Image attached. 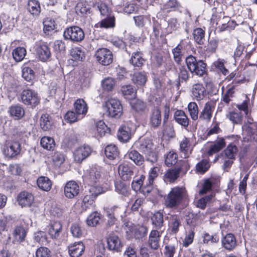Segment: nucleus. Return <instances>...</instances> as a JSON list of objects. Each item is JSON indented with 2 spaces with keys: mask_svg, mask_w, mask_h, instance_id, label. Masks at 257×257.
Instances as JSON below:
<instances>
[{
  "mask_svg": "<svg viewBox=\"0 0 257 257\" xmlns=\"http://www.w3.org/2000/svg\"><path fill=\"white\" fill-rule=\"evenodd\" d=\"M187 197V191L185 187H175L165 197L164 204L168 208H176Z\"/></svg>",
  "mask_w": 257,
  "mask_h": 257,
  "instance_id": "obj_1",
  "label": "nucleus"
},
{
  "mask_svg": "<svg viewBox=\"0 0 257 257\" xmlns=\"http://www.w3.org/2000/svg\"><path fill=\"white\" fill-rule=\"evenodd\" d=\"M94 8L99 11L101 16L106 17L100 21L99 24L101 28H109L115 26V17L113 16H109L110 10L105 3L102 2L96 3Z\"/></svg>",
  "mask_w": 257,
  "mask_h": 257,
  "instance_id": "obj_2",
  "label": "nucleus"
},
{
  "mask_svg": "<svg viewBox=\"0 0 257 257\" xmlns=\"http://www.w3.org/2000/svg\"><path fill=\"white\" fill-rule=\"evenodd\" d=\"M185 61L191 73L199 76H202L205 73L206 64L203 61L197 60L195 57L190 55L186 57Z\"/></svg>",
  "mask_w": 257,
  "mask_h": 257,
  "instance_id": "obj_3",
  "label": "nucleus"
},
{
  "mask_svg": "<svg viewBox=\"0 0 257 257\" xmlns=\"http://www.w3.org/2000/svg\"><path fill=\"white\" fill-rule=\"evenodd\" d=\"M63 37L65 40L73 42H81L85 38L83 30L78 26L67 28L64 31Z\"/></svg>",
  "mask_w": 257,
  "mask_h": 257,
  "instance_id": "obj_4",
  "label": "nucleus"
},
{
  "mask_svg": "<svg viewBox=\"0 0 257 257\" xmlns=\"http://www.w3.org/2000/svg\"><path fill=\"white\" fill-rule=\"evenodd\" d=\"M103 107H105L109 115L112 117L118 118L122 113V106L120 101L115 98H110L105 102Z\"/></svg>",
  "mask_w": 257,
  "mask_h": 257,
  "instance_id": "obj_5",
  "label": "nucleus"
},
{
  "mask_svg": "<svg viewBox=\"0 0 257 257\" xmlns=\"http://www.w3.org/2000/svg\"><path fill=\"white\" fill-rule=\"evenodd\" d=\"M96 60L104 66L110 64L113 61V55L111 51L107 48L98 49L95 52Z\"/></svg>",
  "mask_w": 257,
  "mask_h": 257,
  "instance_id": "obj_6",
  "label": "nucleus"
},
{
  "mask_svg": "<svg viewBox=\"0 0 257 257\" xmlns=\"http://www.w3.org/2000/svg\"><path fill=\"white\" fill-rule=\"evenodd\" d=\"M21 99L24 104L32 107H35L40 102L38 94L31 89L23 90L21 94Z\"/></svg>",
  "mask_w": 257,
  "mask_h": 257,
  "instance_id": "obj_7",
  "label": "nucleus"
},
{
  "mask_svg": "<svg viewBox=\"0 0 257 257\" xmlns=\"http://www.w3.org/2000/svg\"><path fill=\"white\" fill-rule=\"evenodd\" d=\"M21 151V144L18 141L8 143L4 147L3 153L8 158H13L19 155Z\"/></svg>",
  "mask_w": 257,
  "mask_h": 257,
  "instance_id": "obj_8",
  "label": "nucleus"
},
{
  "mask_svg": "<svg viewBox=\"0 0 257 257\" xmlns=\"http://www.w3.org/2000/svg\"><path fill=\"white\" fill-rule=\"evenodd\" d=\"M162 123V114L160 109L154 106L149 114V124L154 129L158 128Z\"/></svg>",
  "mask_w": 257,
  "mask_h": 257,
  "instance_id": "obj_9",
  "label": "nucleus"
},
{
  "mask_svg": "<svg viewBox=\"0 0 257 257\" xmlns=\"http://www.w3.org/2000/svg\"><path fill=\"white\" fill-rule=\"evenodd\" d=\"M107 247L113 252H119L121 250L122 244L119 237L114 233H110L107 238Z\"/></svg>",
  "mask_w": 257,
  "mask_h": 257,
  "instance_id": "obj_10",
  "label": "nucleus"
},
{
  "mask_svg": "<svg viewBox=\"0 0 257 257\" xmlns=\"http://www.w3.org/2000/svg\"><path fill=\"white\" fill-rule=\"evenodd\" d=\"M36 56L43 62L47 61L51 56L50 49L46 43H42L37 45L36 48Z\"/></svg>",
  "mask_w": 257,
  "mask_h": 257,
  "instance_id": "obj_11",
  "label": "nucleus"
},
{
  "mask_svg": "<svg viewBox=\"0 0 257 257\" xmlns=\"http://www.w3.org/2000/svg\"><path fill=\"white\" fill-rule=\"evenodd\" d=\"M166 219L168 221V230L170 234H176L181 226L179 217L176 214H168Z\"/></svg>",
  "mask_w": 257,
  "mask_h": 257,
  "instance_id": "obj_12",
  "label": "nucleus"
},
{
  "mask_svg": "<svg viewBox=\"0 0 257 257\" xmlns=\"http://www.w3.org/2000/svg\"><path fill=\"white\" fill-rule=\"evenodd\" d=\"M64 192L67 198L72 199L79 194V187L75 181H70L66 184Z\"/></svg>",
  "mask_w": 257,
  "mask_h": 257,
  "instance_id": "obj_13",
  "label": "nucleus"
},
{
  "mask_svg": "<svg viewBox=\"0 0 257 257\" xmlns=\"http://www.w3.org/2000/svg\"><path fill=\"white\" fill-rule=\"evenodd\" d=\"M134 130L128 125L124 124L118 130L117 137L119 141L127 142L131 138Z\"/></svg>",
  "mask_w": 257,
  "mask_h": 257,
  "instance_id": "obj_14",
  "label": "nucleus"
},
{
  "mask_svg": "<svg viewBox=\"0 0 257 257\" xmlns=\"http://www.w3.org/2000/svg\"><path fill=\"white\" fill-rule=\"evenodd\" d=\"M34 199V196L31 193L23 191L18 196L17 201L22 207H29L33 203Z\"/></svg>",
  "mask_w": 257,
  "mask_h": 257,
  "instance_id": "obj_15",
  "label": "nucleus"
},
{
  "mask_svg": "<svg viewBox=\"0 0 257 257\" xmlns=\"http://www.w3.org/2000/svg\"><path fill=\"white\" fill-rule=\"evenodd\" d=\"M91 152V148L88 146L79 147L74 153V160L77 162H81L89 156Z\"/></svg>",
  "mask_w": 257,
  "mask_h": 257,
  "instance_id": "obj_16",
  "label": "nucleus"
},
{
  "mask_svg": "<svg viewBox=\"0 0 257 257\" xmlns=\"http://www.w3.org/2000/svg\"><path fill=\"white\" fill-rule=\"evenodd\" d=\"M119 175L124 181L129 180L134 175L133 169L128 164L122 163L118 167Z\"/></svg>",
  "mask_w": 257,
  "mask_h": 257,
  "instance_id": "obj_17",
  "label": "nucleus"
},
{
  "mask_svg": "<svg viewBox=\"0 0 257 257\" xmlns=\"http://www.w3.org/2000/svg\"><path fill=\"white\" fill-rule=\"evenodd\" d=\"M71 257H80L85 250V246L82 241L75 242L68 246Z\"/></svg>",
  "mask_w": 257,
  "mask_h": 257,
  "instance_id": "obj_18",
  "label": "nucleus"
},
{
  "mask_svg": "<svg viewBox=\"0 0 257 257\" xmlns=\"http://www.w3.org/2000/svg\"><path fill=\"white\" fill-rule=\"evenodd\" d=\"M135 146L137 149L144 153L154 148L152 142L149 139H140L135 143Z\"/></svg>",
  "mask_w": 257,
  "mask_h": 257,
  "instance_id": "obj_19",
  "label": "nucleus"
},
{
  "mask_svg": "<svg viewBox=\"0 0 257 257\" xmlns=\"http://www.w3.org/2000/svg\"><path fill=\"white\" fill-rule=\"evenodd\" d=\"M192 94L197 100H202L206 95V91L203 85L200 83L195 84L192 86Z\"/></svg>",
  "mask_w": 257,
  "mask_h": 257,
  "instance_id": "obj_20",
  "label": "nucleus"
},
{
  "mask_svg": "<svg viewBox=\"0 0 257 257\" xmlns=\"http://www.w3.org/2000/svg\"><path fill=\"white\" fill-rule=\"evenodd\" d=\"M120 90L125 99H133L137 96V89L132 85H123L121 87Z\"/></svg>",
  "mask_w": 257,
  "mask_h": 257,
  "instance_id": "obj_21",
  "label": "nucleus"
},
{
  "mask_svg": "<svg viewBox=\"0 0 257 257\" xmlns=\"http://www.w3.org/2000/svg\"><path fill=\"white\" fill-rule=\"evenodd\" d=\"M214 110V106L211 102L205 103L203 109L200 112L199 118L201 120L209 121L210 120L212 112Z\"/></svg>",
  "mask_w": 257,
  "mask_h": 257,
  "instance_id": "obj_22",
  "label": "nucleus"
},
{
  "mask_svg": "<svg viewBox=\"0 0 257 257\" xmlns=\"http://www.w3.org/2000/svg\"><path fill=\"white\" fill-rule=\"evenodd\" d=\"M222 246L227 250H231L236 245V240L235 236L232 233L227 234L222 239Z\"/></svg>",
  "mask_w": 257,
  "mask_h": 257,
  "instance_id": "obj_23",
  "label": "nucleus"
},
{
  "mask_svg": "<svg viewBox=\"0 0 257 257\" xmlns=\"http://www.w3.org/2000/svg\"><path fill=\"white\" fill-rule=\"evenodd\" d=\"M101 175L96 168L91 169L86 176V180L89 185H94L99 182L101 179Z\"/></svg>",
  "mask_w": 257,
  "mask_h": 257,
  "instance_id": "obj_24",
  "label": "nucleus"
},
{
  "mask_svg": "<svg viewBox=\"0 0 257 257\" xmlns=\"http://www.w3.org/2000/svg\"><path fill=\"white\" fill-rule=\"evenodd\" d=\"M48 233L52 238H58L62 231V225L60 222L51 223L49 226Z\"/></svg>",
  "mask_w": 257,
  "mask_h": 257,
  "instance_id": "obj_25",
  "label": "nucleus"
},
{
  "mask_svg": "<svg viewBox=\"0 0 257 257\" xmlns=\"http://www.w3.org/2000/svg\"><path fill=\"white\" fill-rule=\"evenodd\" d=\"M175 121L186 128L189 125V120L185 113L182 110H177L174 114Z\"/></svg>",
  "mask_w": 257,
  "mask_h": 257,
  "instance_id": "obj_26",
  "label": "nucleus"
},
{
  "mask_svg": "<svg viewBox=\"0 0 257 257\" xmlns=\"http://www.w3.org/2000/svg\"><path fill=\"white\" fill-rule=\"evenodd\" d=\"M125 156L138 166L143 164L145 161L144 156L135 150L128 151Z\"/></svg>",
  "mask_w": 257,
  "mask_h": 257,
  "instance_id": "obj_27",
  "label": "nucleus"
},
{
  "mask_svg": "<svg viewBox=\"0 0 257 257\" xmlns=\"http://www.w3.org/2000/svg\"><path fill=\"white\" fill-rule=\"evenodd\" d=\"M161 233L157 230H153L149 235V244L150 247L154 249H157L159 247L160 238Z\"/></svg>",
  "mask_w": 257,
  "mask_h": 257,
  "instance_id": "obj_28",
  "label": "nucleus"
},
{
  "mask_svg": "<svg viewBox=\"0 0 257 257\" xmlns=\"http://www.w3.org/2000/svg\"><path fill=\"white\" fill-rule=\"evenodd\" d=\"M74 107L76 113L79 116H84L88 110V106L83 99H77L74 103Z\"/></svg>",
  "mask_w": 257,
  "mask_h": 257,
  "instance_id": "obj_29",
  "label": "nucleus"
},
{
  "mask_svg": "<svg viewBox=\"0 0 257 257\" xmlns=\"http://www.w3.org/2000/svg\"><path fill=\"white\" fill-rule=\"evenodd\" d=\"M130 62L135 67H141L145 62V59L143 58V53L140 51L133 52Z\"/></svg>",
  "mask_w": 257,
  "mask_h": 257,
  "instance_id": "obj_30",
  "label": "nucleus"
},
{
  "mask_svg": "<svg viewBox=\"0 0 257 257\" xmlns=\"http://www.w3.org/2000/svg\"><path fill=\"white\" fill-rule=\"evenodd\" d=\"M52 121L51 116L48 114H43L40 119L41 128L44 131H49L52 125Z\"/></svg>",
  "mask_w": 257,
  "mask_h": 257,
  "instance_id": "obj_31",
  "label": "nucleus"
},
{
  "mask_svg": "<svg viewBox=\"0 0 257 257\" xmlns=\"http://www.w3.org/2000/svg\"><path fill=\"white\" fill-rule=\"evenodd\" d=\"M38 186L42 190L48 191L52 187V183L50 179L47 177L41 176L37 179Z\"/></svg>",
  "mask_w": 257,
  "mask_h": 257,
  "instance_id": "obj_32",
  "label": "nucleus"
},
{
  "mask_svg": "<svg viewBox=\"0 0 257 257\" xmlns=\"http://www.w3.org/2000/svg\"><path fill=\"white\" fill-rule=\"evenodd\" d=\"M184 42L183 41H181L180 43L174 49H172V52L173 55V59L175 62L179 64L182 61V57L183 54L182 50L183 49Z\"/></svg>",
  "mask_w": 257,
  "mask_h": 257,
  "instance_id": "obj_33",
  "label": "nucleus"
},
{
  "mask_svg": "<svg viewBox=\"0 0 257 257\" xmlns=\"http://www.w3.org/2000/svg\"><path fill=\"white\" fill-rule=\"evenodd\" d=\"M27 234V231L22 226H16L13 231V235L16 241L19 242H23Z\"/></svg>",
  "mask_w": 257,
  "mask_h": 257,
  "instance_id": "obj_34",
  "label": "nucleus"
},
{
  "mask_svg": "<svg viewBox=\"0 0 257 257\" xmlns=\"http://www.w3.org/2000/svg\"><path fill=\"white\" fill-rule=\"evenodd\" d=\"M153 225L158 229H161L164 224V215L161 211L155 212L151 218Z\"/></svg>",
  "mask_w": 257,
  "mask_h": 257,
  "instance_id": "obj_35",
  "label": "nucleus"
},
{
  "mask_svg": "<svg viewBox=\"0 0 257 257\" xmlns=\"http://www.w3.org/2000/svg\"><path fill=\"white\" fill-rule=\"evenodd\" d=\"M75 12L78 15L82 16L89 13L90 8L86 1H80L75 8Z\"/></svg>",
  "mask_w": 257,
  "mask_h": 257,
  "instance_id": "obj_36",
  "label": "nucleus"
},
{
  "mask_svg": "<svg viewBox=\"0 0 257 257\" xmlns=\"http://www.w3.org/2000/svg\"><path fill=\"white\" fill-rule=\"evenodd\" d=\"M28 11L34 16H38L41 12L39 2L37 0H29L28 3Z\"/></svg>",
  "mask_w": 257,
  "mask_h": 257,
  "instance_id": "obj_37",
  "label": "nucleus"
},
{
  "mask_svg": "<svg viewBox=\"0 0 257 257\" xmlns=\"http://www.w3.org/2000/svg\"><path fill=\"white\" fill-rule=\"evenodd\" d=\"M238 152L236 145L230 144L223 151L224 157L228 159H235V156Z\"/></svg>",
  "mask_w": 257,
  "mask_h": 257,
  "instance_id": "obj_38",
  "label": "nucleus"
},
{
  "mask_svg": "<svg viewBox=\"0 0 257 257\" xmlns=\"http://www.w3.org/2000/svg\"><path fill=\"white\" fill-rule=\"evenodd\" d=\"M9 112L11 116L16 119L22 118L25 114L24 108L20 105H14L9 109Z\"/></svg>",
  "mask_w": 257,
  "mask_h": 257,
  "instance_id": "obj_39",
  "label": "nucleus"
},
{
  "mask_svg": "<svg viewBox=\"0 0 257 257\" xmlns=\"http://www.w3.org/2000/svg\"><path fill=\"white\" fill-rule=\"evenodd\" d=\"M226 145L224 139L222 138H220L213 145L211 146L208 152L209 156L212 155L213 154L218 152Z\"/></svg>",
  "mask_w": 257,
  "mask_h": 257,
  "instance_id": "obj_40",
  "label": "nucleus"
},
{
  "mask_svg": "<svg viewBox=\"0 0 257 257\" xmlns=\"http://www.w3.org/2000/svg\"><path fill=\"white\" fill-rule=\"evenodd\" d=\"M147 76L144 73L136 72L132 76V80L137 86H144L147 81Z\"/></svg>",
  "mask_w": 257,
  "mask_h": 257,
  "instance_id": "obj_41",
  "label": "nucleus"
},
{
  "mask_svg": "<svg viewBox=\"0 0 257 257\" xmlns=\"http://www.w3.org/2000/svg\"><path fill=\"white\" fill-rule=\"evenodd\" d=\"M118 154L117 147L115 145H108L105 149V154L110 160L115 159L118 156Z\"/></svg>",
  "mask_w": 257,
  "mask_h": 257,
  "instance_id": "obj_42",
  "label": "nucleus"
},
{
  "mask_svg": "<svg viewBox=\"0 0 257 257\" xmlns=\"http://www.w3.org/2000/svg\"><path fill=\"white\" fill-rule=\"evenodd\" d=\"M41 146L47 150H53L55 143L54 139L49 137H44L41 140Z\"/></svg>",
  "mask_w": 257,
  "mask_h": 257,
  "instance_id": "obj_43",
  "label": "nucleus"
},
{
  "mask_svg": "<svg viewBox=\"0 0 257 257\" xmlns=\"http://www.w3.org/2000/svg\"><path fill=\"white\" fill-rule=\"evenodd\" d=\"M106 213V216H113L116 218L119 216L122 217L124 213V210L120 207L114 205L110 208H108Z\"/></svg>",
  "mask_w": 257,
  "mask_h": 257,
  "instance_id": "obj_44",
  "label": "nucleus"
},
{
  "mask_svg": "<svg viewBox=\"0 0 257 257\" xmlns=\"http://www.w3.org/2000/svg\"><path fill=\"white\" fill-rule=\"evenodd\" d=\"M14 59L17 62L23 60L26 55V50L24 47H18L15 48L12 53Z\"/></svg>",
  "mask_w": 257,
  "mask_h": 257,
  "instance_id": "obj_45",
  "label": "nucleus"
},
{
  "mask_svg": "<svg viewBox=\"0 0 257 257\" xmlns=\"http://www.w3.org/2000/svg\"><path fill=\"white\" fill-rule=\"evenodd\" d=\"M70 55L74 61H82L84 60V52L80 47H74L70 50Z\"/></svg>",
  "mask_w": 257,
  "mask_h": 257,
  "instance_id": "obj_46",
  "label": "nucleus"
},
{
  "mask_svg": "<svg viewBox=\"0 0 257 257\" xmlns=\"http://www.w3.org/2000/svg\"><path fill=\"white\" fill-rule=\"evenodd\" d=\"M193 37L196 42L199 45H202L205 40V32L200 28L195 29L193 31Z\"/></svg>",
  "mask_w": 257,
  "mask_h": 257,
  "instance_id": "obj_47",
  "label": "nucleus"
},
{
  "mask_svg": "<svg viewBox=\"0 0 257 257\" xmlns=\"http://www.w3.org/2000/svg\"><path fill=\"white\" fill-rule=\"evenodd\" d=\"M177 245L178 243L176 240L174 243H167L165 246V250L164 251L165 257H173L175 253L176 252Z\"/></svg>",
  "mask_w": 257,
  "mask_h": 257,
  "instance_id": "obj_48",
  "label": "nucleus"
},
{
  "mask_svg": "<svg viewBox=\"0 0 257 257\" xmlns=\"http://www.w3.org/2000/svg\"><path fill=\"white\" fill-rule=\"evenodd\" d=\"M178 160V155L173 151L169 152L165 158V162L166 165L169 167L176 164Z\"/></svg>",
  "mask_w": 257,
  "mask_h": 257,
  "instance_id": "obj_49",
  "label": "nucleus"
},
{
  "mask_svg": "<svg viewBox=\"0 0 257 257\" xmlns=\"http://www.w3.org/2000/svg\"><path fill=\"white\" fill-rule=\"evenodd\" d=\"M22 77L25 80L32 82L35 79L34 71L29 67H24L22 70Z\"/></svg>",
  "mask_w": 257,
  "mask_h": 257,
  "instance_id": "obj_50",
  "label": "nucleus"
},
{
  "mask_svg": "<svg viewBox=\"0 0 257 257\" xmlns=\"http://www.w3.org/2000/svg\"><path fill=\"white\" fill-rule=\"evenodd\" d=\"M100 219V214L97 212H93L87 217L86 222L89 226H95L99 223Z\"/></svg>",
  "mask_w": 257,
  "mask_h": 257,
  "instance_id": "obj_51",
  "label": "nucleus"
},
{
  "mask_svg": "<svg viewBox=\"0 0 257 257\" xmlns=\"http://www.w3.org/2000/svg\"><path fill=\"white\" fill-rule=\"evenodd\" d=\"M213 198L212 194L206 196L199 199L196 202V206L202 209H204L207 205L210 203Z\"/></svg>",
  "mask_w": 257,
  "mask_h": 257,
  "instance_id": "obj_52",
  "label": "nucleus"
},
{
  "mask_svg": "<svg viewBox=\"0 0 257 257\" xmlns=\"http://www.w3.org/2000/svg\"><path fill=\"white\" fill-rule=\"evenodd\" d=\"M188 110L192 119L196 120L198 118V107L195 102H192L188 105Z\"/></svg>",
  "mask_w": 257,
  "mask_h": 257,
  "instance_id": "obj_53",
  "label": "nucleus"
},
{
  "mask_svg": "<svg viewBox=\"0 0 257 257\" xmlns=\"http://www.w3.org/2000/svg\"><path fill=\"white\" fill-rule=\"evenodd\" d=\"M131 105L132 109L138 112L144 111L147 108V104L140 99L135 100Z\"/></svg>",
  "mask_w": 257,
  "mask_h": 257,
  "instance_id": "obj_54",
  "label": "nucleus"
},
{
  "mask_svg": "<svg viewBox=\"0 0 257 257\" xmlns=\"http://www.w3.org/2000/svg\"><path fill=\"white\" fill-rule=\"evenodd\" d=\"M162 132L164 135H166L169 138H173L175 136L174 127L171 124L163 123Z\"/></svg>",
  "mask_w": 257,
  "mask_h": 257,
  "instance_id": "obj_55",
  "label": "nucleus"
},
{
  "mask_svg": "<svg viewBox=\"0 0 257 257\" xmlns=\"http://www.w3.org/2000/svg\"><path fill=\"white\" fill-rule=\"evenodd\" d=\"M181 169L180 168H178L169 170L165 174L166 178L171 182H174L179 177Z\"/></svg>",
  "mask_w": 257,
  "mask_h": 257,
  "instance_id": "obj_56",
  "label": "nucleus"
},
{
  "mask_svg": "<svg viewBox=\"0 0 257 257\" xmlns=\"http://www.w3.org/2000/svg\"><path fill=\"white\" fill-rule=\"evenodd\" d=\"M190 145L189 140L185 137L180 143V150L184 153L185 158L188 156Z\"/></svg>",
  "mask_w": 257,
  "mask_h": 257,
  "instance_id": "obj_57",
  "label": "nucleus"
},
{
  "mask_svg": "<svg viewBox=\"0 0 257 257\" xmlns=\"http://www.w3.org/2000/svg\"><path fill=\"white\" fill-rule=\"evenodd\" d=\"M94 200L89 195H86L83 199L81 207L83 210L86 211L87 209L94 206Z\"/></svg>",
  "mask_w": 257,
  "mask_h": 257,
  "instance_id": "obj_58",
  "label": "nucleus"
},
{
  "mask_svg": "<svg viewBox=\"0 0 257 257\" xmlns=\"http://www.w3.org/2000/svg\"><path fill=\"white\" fill-rule=\"evenodd\" d=\"M96 131L101 137L105 136L106 134L109 133V132L108 127L102 120H100L97 122Z\"/></svg>",
  "mask_w": 257,
  "mask_h": 257,
  "instance_id": "obj_59",
  "label": "nucleus"
},
{
  "mask_svg": "<svg viewBox=\"0 0 257 257\" xmlns=\"http://www.w3.org/2000/svg\"><path fill=\"white\" fill-rule=\"evenodd\" d=\"M71 232L74 237H80L83 234V230L79 224L75 223L72 224L70 228Z\"/></svg>",
  "mask_w": 257,
  "mask_h": 257,
  "instance_id": "obj_60",
  "label": "nucleus"
},
{
  "mask_svg": "<svg viewBox=\"0 0 257 257\" xmlns=\"http://www.w3.org/2000/svg\"><path fill=\"white\" fill-rule=\"evenodd\" d=\"M226 117L234 123H241L242 116L240 113L235 112H230L226 114Z\"/></svg>",
  "mask_w": 257,
  "mask_h": 257,
  "instance_id": "obj_61",
  "label": "nucleus"
},
{
  "mask_svg": "<svg viewBox=\"0 0 257 257\" xmlns=\"http://www.w3.org/2000/svg\"><path fill=\"white\" fill-rule=\"evenodd\" d=\"M224 60L223 59H219L213 63V66L215 68L221 72L224 75H227L228 70L224 67Z\"/></svg>",
  "mask_w": 257,
  "mask_h": 257,
  "instance_id": "obj_62",
  "label": "nucleus"
},
{
  "mask_svg": "<svg viewBox=\"0 0 257 257\" xmlns=\"http://www.w3.org/2000/svg\"><path fill=\"white\" fill-rule=\"evenodd\" d=\"M111 43L114 46L118 49H125V51L128 54H130L131 51L128 49L126 46L125 42L122 40L119 39H113L111 41Z\"/></svg>",
  "mask_w": 257,
  "mask_h": 257,
  "instance_id": "obj_63",
  "label": "nucleus"
},
{
  "mask_svg": "<svg viewBox=\"0 0 257 257\" xmlns=\"http://www.w3.org/2000/svg\"><path fill=\"white\" fill-rule=\"evenodd\" d=\"M115 190L119 194L125 195L127 193V186L120 181L115 182Z\"/></svg>",
  "mask_w": 257,
  "mask_h": 257,
  "instance_id": "obj_64",
  "label": "nucleus"
}]
</instances>
